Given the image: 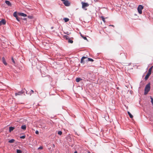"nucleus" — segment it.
Instances as JSON below:
<instances>
[{
	"mask_svg": "<svg viewBox=\"0 0 153 153\" xmlns=\"http://www.w3.org/2000/svg\"><path fill=\"white\" fill-rule=\"evenodd\" d=\"M150 83H148L146 86L145 88L144 94H147L149 91L150 89Z\"/></svg>",
	"mask_w": 153,
	"mask_h": 153,
	"instance_id": "nucleus-1",
	"label": "nucleus"
},
{
	"mask_svg": "<svg viewBox=\"0 0 153 153\" xmlns=\"http://www.w3.org/2000/svg\"><path fill=\"white\" fill-rule=\"evenodd\" d=\"M86 58L88 59L87 61H88L93 62L94 61V60L93 59H92L90 58H87V57H85V56H83L82 58H81V59L80 62L81 63H83V62H84V59H86Z\"/></svg>",
	"mask_w": 153,
	"mask_h": 153,
	"instance_id": "nucleus-2",
	"label": "nucleus"
},
{
	"mask_svg": "<svg viewBox=\"0 0 153 153\" xmlns=\"http://www.w3.org/2000/svg\"><path fill=\"white\" fill-rule=\"evenodd\" d=\"M143 8V6L142 5H139L137 8V10L138 13L140 14H141L142 13V10Z\"/></svg>",
	"mask_w": 153,
	"mask_h": 153,
	"instance_id": "nucleus-3",
	"label": "nucleus"
},
{
	"mask_svg": "<svg viewBox=\"0 0 153 153\" xmlns=\"http://www.w3.org/2000/svg\"><path fill=\"white\" fill-rule=\"evenodd\" d=\"M82 4V8L84 9L85 7H88L89 5V4L87 3L84 2H81Z\"/></svg>",
	"mask_w": 153,
	"mask_h": 153,
	"instance_id": "nucleus-4",
	"label": "nucleus"
},
{
	"mask_svg": "<svg viewBox=\"0 0 153 153\" xmlns=\"http://www.w3.org/2000/svg\"><path fill=\"white\" fill-rule=\"evenodd\" d=\"M63 3L66 6H68L70 5V3L69 2V1L68 0H65V1H64Z\"/></svg>",
	"mask_w": 153,
	"mask_h": 153,
	"instance_id": "nucleus-5",
	"label": "nucleus"
},
{
	"mask_svg": "<svg viewBox=\"0 0 153 153\" xmlns=\"http://www.w3.org/2000/svg\"><path fill=\"white\" fill-rule=\"evenodd\" d=\"M25 93L24 91H19L18 93H15V95L17 96V95H21L22 94H23Z\"/></svg>",
	"mask_w": 153,
	"mask_h": 153,
	"instance_id": "nucleus-6",
	"label": "nucleus"
},
{
	"mask_svg": "<svg viewBox=\"0 0 153 153\" xmlns=\"http://www.w3.org/2000/svg\"><path fill=\"white\" fill-rule=\"evenodd\" d=\"M6 24V21L4 19H2L0 21V26L2 25H5Z\"/></svg>",
	"mask_w": 153,
	"mask_h": 153,
	"instance_id": "nucleus-7",
	"label": "nucleus"
},
{
	"mask_svg": "<svg viewBox=\"0 0 153 153\" xmlns=\"http://www.w3.org/2000/svg\"><path fill=\"white\" fill-rule=\"evenodd\" d=\"M5 3L8 6H11V4L10 2V1H5Z\"/></svg>",
	"mask_w": 153,
	"mask_h": 153,
	"instance_id": "nucleus-8",
	"label": "nucleus"
},
{
	"mask_svg": "<svg viewBox=\"0 0 153 153\" xmlns=\"http://www.w3.org/2000/svg\"><path fill=\"white\" fill-rule=\"evenodd\" d=\"M2 62H3V63L4 64V65H7V63L6 62L5 59L4 57H2Z\"/></svg>",
	"mask_w": 153,
	"mask_h": 153,
	"instance_id": "nucleus-9",
	"label": "nucleus"
},
{
	"mask_svg": "<svg viewBox=\"0 0 153 153\" xmlns=\"http://www.w3.org/2000/svg\"><path fill=\"white\" fill-rule=\"evenodd\" d=\"M151 75V74H149L148 73H147V74H146V76L145 77V79L146 80H147L148 78H149V76H150V75Z\"/></svg>",
	"mask_w": 153,
	"mask_h": 153,
	"instance_id": "nucleus-10",
	"label": "nucleus"
},
{
	"mask_svg": "<svg viewBox=\"0 0 153 153\" xmlns=\"http://www.w3.org/2000/svg\"><path fill=\"white\" fill-rule=\"evenodd\" d=\"M153 67V66H152L149 69L148 72V73L151 74Z\"/></svg>",
	"mask_w": 153,
	"mask_h": 153,
	"instance_id": "nucleus-11",
	"label": "nucleus"
},
{
	"mask_svg": "<svg viewBox=\"0 0 153 153\" xmlns=\"http://www.w3.org/2000/svg\"><path fill=\"white\" fill-rule=\"evenodd\" d=\"M15 129V128L13 127H9V132H11L12 131H13Z\"/></svg>",
	"mask_w": 153,
	"mask_h": 153,
	"instance_id": "nucleus-12",
	"label": "nucleus"
},
{
	"mask_svg": "<svg viewBox=\"0 0 153 153\" xmlns=\"http://www.w3.org/2000/svg\"><path fill=\"white\" fill-rule=\"evenodd\" d=\"M82 79L80 78H77L76 79V80L77 82H79Z\"/></svg>",
	"mask_w": 153,
	"mask_h": 153,
	"instance_id": "nucleus-13",
	"label": "nucleus"
},
{
	"mask_svg": "<svg viewBox=\"0 0 153 153\" xmlns=\"http://www.w3.org/2000/svg\"><path fill=\"white\" fill-rule=\"evenodd\" d=\"M26 126L25 125H23L21 126V128L22 129L25 130L26 129Z\"/></svg>",
	"mask_w": 153,
	"mask_h": 153,
	"instance_id": "nucleus-14",
	"label": "nucleus"
},
{
	"mask_svg": "<svg viewBox=\"0 0 153 153\" xmlns=\"http://www.w3.org/2000/svg\"><path fill=\"white\" fill-rule=\"evenodd\" d=\"M128 114L129 115L130 118H133V116L131 114V113L129 111L128 112Z\"/></svg>",
	"mask_w": 153,
	"mask_h": 153,
	"instance_id": "nucleus-15",
	"label": "nucleus"
},
{
	"mask_svg": "<svg viewBox=\"0 0 153 153\" xmlns=\"http://www.w3.org/2000/svg\"><path fill=\"white\" fill-rule=\"evenodd\" d=\"M20 15L21 16H24V17H25V16H27V15L23 13H20Z\"/></svg>",
	"mask_w": 153,
	"mask_h": 153,
	"instance_id": "nucleus-16",
	"label": "nucleus"
},
{
	"mask_svg": "<svg viewBox=\"0 0 153 153\" xmlns=\"http://www.w3.org/2000/svg\"><path fill=\"white\" fill-rule=\"evenodd\" d=\"M14 141H15V140L14 139H11V140H9V141L8 142L10 143H14Z\"/></svg>",
	"mask_w": 153,
	"mask_h": 153,
	"instance_id": "nucleus-17",
	"label": "nucleus"
},
{
	"mask_svg": "<svg viewBox=\"0 0 153 153\" xmlns=\"http://www.w3.org/2000/svg\"><path fill=\"white\" fill-rule=\"evenodd\" d=\"M64 38H65V39H66V40H68V39H69V37L67 36H64Z\"/></svg>",
	"mask_w": 153,
	"mask_h": 153,
	"instance_id": "nucleus-18",
	"label": "nucleus"
},
{
	"mask_svg": "<svg viewBox=\"0 0 153 153\" xmlns=\"http://www.w3.org/2000/svg\"><path fill=\"white\" fill-rule=\"evenodd\" d=\"M64 20L65 22H67L69 20V19L68 18H65Z\"/></svg>",
	"mask_w": 153,
	"mask_h": 153,
	"instance_id": "nucleus-19",
	"label": "nucleus"
},
{
	"mask_svg": "<svg viewBox=\"0 0 153 153\" xmlns=\"http://www.w3.org/2000/svg\"><path fill=\"white\" fill-rule=\"evenodd\" d=\"M73 42V40H71L70 39H68V42L69 43H72Z\"/></svg>",
	"mask_w": 153,
	"mask_h": 153,
	"instance_id": "nucleus-20",
	"label": "nucleus"
},
{
	"mask_svg": "<svg viewBox=\"0 0 153 153\" xmlns=\"http://www.w3.org/2000/svg\"><path fill=\"white\" fill-rule=\"evenodd\" d=\"M101 19H102V20L103 21V22L104 23H105V19L104 17L103 16H101Z\"/></svg>",
	"mask_w": 153,
	"mask_h": 153,
	"instance_id": "nucleus-21",
	"label": "nucleus"
},
{
	"mask_svg": "<svg viewBox=\"0 0 153 153\" xmlns=\"http://www.w3.org/2000/svg\"><path fill=\"white\" fill-rule=\"evenodd\" d=\"M13 16L16 18L18 17L16 14V12H15L14 13Z\"/></svg>",
	"mask_w": 153,
	"mask_h": 153,
	"instance_id": "nucleus-22",
	"label": "nucleus"
},
{
	"mask_svg": "<svg viewBox=\"0 0 153 153\" xmlns=\"http://www.w3.org/2000/svg\"><path fill=\"white\" fill-rule=\"evenodd\" d=\"M16 152L17 153H22V151L20 150L17 149Z\"/></svg>",
	"mask_w": 153,
	"mask_h": 153,
	"instance_id": "nucleus-23",
	"label": "nucleus"
},
{
	"mask_svg": "<svg viewBox=\"0 0 153 153\" xmlns=\"http://www.w3.org/2000/svg\"><path fill=\"white\" fill-rule=\"evenodd\" d=\"M150 97L151 99V102L152 103V105H153V98L151 96H150Z\"/></svg>",
	"mask_w": 153,
	"mask_h": 153,
	"instance_id": "nucleus-24",
	"label": "nucleus"
},
{
	"mask_svg": "<svg viewBox=\"0 0 153 153\" xmlns=\"http://www.w3.org/2000/svg\"><path fill=\"white\" fill-rule=\"evenodd\" d=\"M58 134L61 135L62 134V132L61 131H59L58 132Z\"/></svg>",
	"mask_w": 153,
	"mask_h": 153,
	"instance_id": "nucleus-25",
	"label": "nucleus"
},
{
	"mask_svg": "<svg viewBox=\"0 0 153 153\" xmlns=\"http://www.w3.org/2000/svg\"><path fill=\"white\" fill-rule=\"evenodd\" d=\"M81 36L85 40H87V39L86 37L83 36L82 34L81 35Z\"/></svg>",
	"mask_w": 153,
	"mask_h": 153,
	"instance_id": "nucleus-26",
	"label": "nucleus"
},
{
	"mask_svg": "<svg viewBox=\"0 0 153 153\" xmlns=\"http://www.w3.org/2000/svg\"><path fill=\"white\" fill-rule=\"evenodd\" d=\"M20 138L21 139H24L25 138V136H21Z\"/></svg>",
	"mask_w": 153,
	"mask_h": 153,
	"instance_id": "nucleus-27",
	"label": "nucleus"
},
{
	"mask_svg": "<svg viewBox=\"0 0 153 153\" xmlns=\"http://www.w3.org/2000/svg\"><path fill=\"white\" fill-rule=\"evenodd\" d=\"M12 62H13V63L14 64L16 63L15 62V61H14V59H13V57L12 58Z\"/></svg>",
	"mask_w": 153,
	"mask_h": 153,
	"instance_id": "nucleus-28",
	"label": "nucleus"
},
{
	"mask_svg": "<svg viewBox=\"0 0 153 153\" xmlns=\"http://www.w3.org/2000/svg\"><path fill=\"white\" fill-rule=\"evenodd\" d=\"M26 94H29L30 95H31V93H28V92L27 91H26Z\"/></svg>",
	"mask_w": 153,
	"mask_h": 153,
	"instance_id": "nucleus-29",
	"label": "nucleus"
},
{
	"mask_svg": "<svg viewBox=\"0 0 153 153\" xmlns=\"http://www.w3.org/2000/svg\"><path fill=\"white\" fill-rule=\"evenodd\" d=\"M31 93L32 94L34 93V91L33 90H31L30 91V92L29 93Z\"/></svg>",
	"mask_w": 153,
	"mask_h": 153,
	"instance_id": "nucleus-30",
	"label": "nucleus"
},
{
	"mask_svg": "<svg viewBox=\"0 0 153 153\" xmlns=\"http://www.w3.org/2000/svg\"><path fill=\"white\" fill-rule=\"evenodd\" d=\"M16 19L19 22L20 21L18 17L16 18Z\"/></svg>",
	"mask_w": 153,
	"mask_h": 153,
	"instance_id": "nucleus-31",
	"label": "nucleus"
},
{
	"mask_svg": "<svg viewBox=\"0 0 153 153\" xmlns=\"http://www.w3.org/2000/svg\"><path fill=\"white\" fill-rule=\"evenodd\" d=\"M35 133H36V134H38L39 133V131H36Z\"/></svg>",
	"mask_w": 153,
	"mask_h": 153,
	"instance_id": "nucleus-32",
	"label": "nucleus"
},
{
	"mask_svg": "<svg viewBox=\"0 0 153 153\" xmlns=\"http://www.w3.org/2000/svg\"><path fill=\"white\" fill-rule=\"evenodd\" d=\"M39 149H43V147H42V146H40V147H39Z\"/></svg>",
	"mask_w": 153,
	"mask_h": 153,
	"instance_id": "nucleus-33",
	"label": "nucleus"
},
{
	"mask_svg": "<svg viewBox=\"0 0 153 153\" xmlns=\"http://www.w3.org/2000/svg\"><path fill=\"white\" fill-rule=\"evenodd\" d=\"M28 17L30 19L33 18V17L32 16H28Z\"/></svg>",
	"mask_w": 153,
	"mask_h": 153,
	"instance_id": "nucleus-34",
	"label": "nucleus"
},
{
	"mask_svg": "<svg viewBox=\"0 0 153 153\" xmlns=\"http://www.w3.org/2000/svg\"><path fill=\"white\" fill-rule=\"evenodd\" d=\"M74 153H77V152L76 151L74 152Z\"/></svg>",
	"mask_w": 153,
	"mask_h": 153,
	"instance_id": "nucleus-35",
	"label": "nucleus"
},
{
	"mask_svg": "<svg viewBox=\"0 0 153 153\" xmlns=\"http://www.w3.org/2000/svg\"><path fill=\"white\" fill-rule=\"evenodd\" d=\"M53 146L54 147H55V146L54 144H53Z\"/></svg>",
	"mask_w": 153,
	"mask_h": 153,
	"instance_id": "nucleus-36",
	"label": "nucleus"
},
{
	"mask_svg": "<svg viewBox=\"0 0 153 153\" xmlns=\"http://www.w3.org/2000/svg\"><path fill=\"white\" fill-rule=\"evenodd\" d=\"M24 19V20H25V19H26L24 18V19Z\"/></svg>",
	"mask_w": 153,
	"mask_h": 153,
	"instance_id": "nucleus-37",
	"label": "nucleus"
},
{
	"mask_svg": "<svg viewBox=\"0 0 153 153\" xmlns=\"http://www.w3.org/2000/svg\"><path fill=\"white\" fill-rule=\"evenodd\" d=\"M88 153H90V152H88Z\"/></svg>",
	"mask_w": 153,
	"mask_h": 153,
	"instance_id": "nucleus-38",
	"label": "nucleus"
}]
</instances>
